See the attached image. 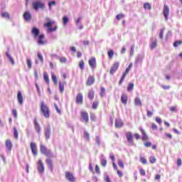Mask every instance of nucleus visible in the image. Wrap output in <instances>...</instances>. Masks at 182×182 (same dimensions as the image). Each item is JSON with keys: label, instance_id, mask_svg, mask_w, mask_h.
<instances>
[{"label": "nucleus", "instance_id": "obj_1", "mask_svg": "<svg viewBox=\"0 0 182 182\" xmlns=\"http://www.w3.org/2000/svg\"><path fill=\"white\" fill-rule=\"evenodd\" d=\"M41 112H42L44 117L48 119L50 117V108L45 103V102H41L40 105Z\"/></svg>", "mask_w": 182, "mask_h": 182}, {"label": "nucleus", "instance_id": "obj_2", "mask_svg": "<svg viewBox=\"0 0 182 182\" xmlns=\"http://www.w3.org/2000/svg\"><path fill=\"white\" fill-rule=\"evenodd\" d=\"M32 6L35 11H38L39 9L43 10L46 9L45 4L41 1H33Z\"/></svg>", "mask_w": 182, "mask_h": 182}, {"label": "nucleus", "instance_id": "obj_3", "mask_svg": "<svg viewBox=\"0 0 182 182\" xmlns=\"http://www.w3.org/2000/svg\"><path fill=\"white\" fill-rule=\"evenodd\" d=\"M40 152L43 155L48 157L52 154V151L50 149H48V147H46L43 144L40 145Z\"/></svg>", "mask_w": 182, "mask_h": 182}, {"label": "nucleus", "instance_id": "obj_4", "mask_svg": "<svg viewBox=\"0 0 182 182\" xmlns=\"http://www.w3.org/2000/svg\"><path fill=\"white\" fill-rule=\"evenodd\" d=\"M132 68H133V63H131L129 64V66L127 68V69L125 70L124 73L122 75L121 79L119 80V85H122V83H123V82L124 80V78L126 77L128 73H129L130 70L132 69Z\"/></svg>", "mask_w": 182, "mask_h": 182}, {"label": "nucleus", "instance_id": "obj_5", "mask_svg": "<svg viewBox=\"0 0 182 182\" xmlns=\"http://www.w3.org/2000/svg\"><path fill=\"white\" fill-rule=\"evenodd\" d=\"M54 23H55V21H48L46 23L43 24V27L44 28H48V32L52 33V32L55 31L57 30V26H55L54 28H51V26Z\"/></svg>", "mask_w": 182, "mask_h": 182}, {"label": "nucleus", "instance_id": "obj_6", "mask_svg": "<svg viewBox=\"0 0 182 182\" xmlns=\"http://www.w3.org/2000/svg\"><path fill=\"white\" fill-rule=\"evenodd\" d=\"M80 117H81V122H84L85 124L89 123L90 119H89V114H87V111H82L80 112Z\"/></svg>", "mask_w": 182, "mask_h": 182}, {"label": "nucleus", "instance_id": "obj_7", "mask_svg": "<svg viewBox=\"0 0 182 182\" xmlns=\"http://www.w3.org/2000/svg\"><path fill=\"white\" fill-rule=\"evenodd\" d=\"M36 166L37 171H38V173L43 174L45 172V166L43 165V163L41 159L38 160V161L36 164Z\"/></svg>", "mask_w": 182, "mask_h": 182}, {"label": "nucleus", "instance_id": "obj_8", "mask_svg": "<svg viewBox=\"0 0 182 182\" xmlns=\"http://www.w3.org/2000/svg\"><path fill=\"white\" fill-rule=\"evenodd\" d=\"M96 79L95 78L94 75H89L87 81H86V85L87 87H91L94 85Z\"/></svg>", "mask_w": 182, "mask_h": 182}, {"label": "nucleus", "instance_id": "obj_9", "mask_svg": "<svg viewBox=\"0 0 182 182\" xmlns=\"http://www.w3.org/2000/svg\"><path fill=\"white\" fill-rule=\"evenodd\" d=\"M65 178L68 179L69 182H75V178L74 174H73L70 171H65Z\"/></svg>", "mask_w": 182, "mask_h": 182}, {"label": "nucleus", "instance_id": "obj_10", "mask_svg": "<svg viewBox=\"0 0 182 182\" xmlns=\"http://www.w3.org/2000/svg\"><path fill=\"white\" fill-rule=\"evenodd\" d=\"M119 63L116 62L113 64L112 67L110 68L109 73L111 75H114V73L117 72V69H119Z\"/></svg>", "mask_w": 182, "mask_h": 182}, {"label": "nucleus", "instance_id": "obj_11", "mask_svg": "<svg viewBox=\"0 0 182 182\" xmlns=\"http://www.w3.org/2000/svg\"><path fill=\"white\" fill-rule=\"evenodd\" d=\"M88 65H90L92 69H96L97 68L96 58H92L90 60H88Z\"/></svg>", "mask_w": 182, "mask_h": 182}, {"label": "nucleus", "instance_id": "obj_12", "mask_svg": "<svg viewBox=\"0 0 182 182\" xmlns=\"http://www.w3.org/2000/svg\"><path fill=\"white\" fill-rule=\"evenodd\" d=\"M170 14V8L166 5L164 4V16L165 18V21H168V16Z\"/></svg>", "mask_w": 182, "mask_h": 182}, {"label": "nucleus", "instance_id": "obj_13", "mask_svg": "<svg viewBox=\"0 0 182 182\" xmlns=\"http://www.w3.org/2000/svg\"><path fill=\"white\" fill-rule=\"evenodd\" d=\"M33 122H34V127H35L36 132H37V134H40L41 132V127L38 124L37 118L34 119Z\"/></svg>", "mask_w": 182, "mask_h": 182}, {"label": "nucleus", "instance_id": "obj_14", "mask_svg": "<svg viewBox=\"0 0 182 182\" xmlns=\"http://www.w3.org/2000/svg\"><path fill=\"white\" fill-rule=\"evenodd\" d=\"M31 149L33 154V156H38V149L37 145L34 142L31 143Z\"/></svg>", "mask_w": 182, "mask_h": 182}, {"label": "nucleus", "instance_id": "obj_15", "mask_svg": "<svg viewBox=\"0 0 182 182\" xmlns=\"http://www.w3.org/2000/svg\"><path fill=\"white\" fill-rule=\"evenodd\" d=\"M124 126V122L121 119H117L114 120V127L116 129H121Z\"/></svg>", "mask_w": 182, "mask_h": 182}, {"label": "nucleus", "instance_id": "obj_16", "mask_svg": "<svg viewBox=\"0 0 182 182\" xmlns=\"http://www.w3.org/2000/svg\"><path fill=\"white\" fill-rule=\"evenodd\" d=\"M75 102L77 105H82L83 103V95L82 93H77L76 95Z\"/></svg>", "mask_w": 182, "mask_h": 182}, {"label": "nucleus", "instance_id": "obj_17", "mask_svg": "<svg viewBox=\"0 0 182 182\" xmlns=\"http://www.w3.org/2000/svg\"><path fill=\"white\" fill-rule=\"evenodd\" d=\"M39 33H41V31L38 28L33 27L31 29V35L34 38H37L39 36Z\"/></svg>", "mask_w": 182, "mask_h": 182}, {"label": "nucleus", "instance_id": "obj_18", "mask_svg": "<svg viewBox=\"0 0 182 182\" xmlns=\"http://www.w3.org/2000/svg\"><path fill=\"white\" fill-rule=\"evenodd\" d=\"M5 146L7 150H9V151H11L12 149H13V144L11 139H7L5 141Z\"/></svg>", "mask_w": 182, "mask_h": 182}, {"label": "nucleus", "instance_id": "obj_19", "mask_svg": "<svg viewBox=\"0 0 182 182\" xmlns=\"http://www.w3.org/2000/svg\"><path fill=\"white\" fill-rule=\"evenodd\" d=\"M139 129L142 134L141 140L144 141H147L149 139V136L146 134L145 129H144L142 127H139Z\"/></svg>", "mask_w": 182, "mask_h": 182}, {"label": "nucleus", "instance_id": "obj_20", "mask_svg": "<svg viewBox=\"0 0 182 182\" xmlns=\"http://www.w3.org/2000/svg\"><path fill=\"white\" fill-rule=\"evenodd\" d=\"M125 136H127V140L129 143H134V135L133 133L129 132L125 134Z\"/></svg>", "mask_w": 182, "mask_h": 182}, {"label": "nucleus", "instance_id": "obj_21", "mask_svg": "<svg viewBox=\"0 0 182 182\" xmlns=\"http://www.w3.org/2000/svg\"><path fill=\"white\" fill-rule=\"evenodd\" d=\"M44 135L46 136V139L48 140L50 136V127L48 126L46 129H44Z\"/></svg>", "mask_w": 182, "mask_h": 182}, {"label": "nucleus", "instance_id": "obj_22", "mask_svg": "<svg viewBox=\"0 0 182 182\" xmlns=\"http://www.w3.org/2000/svg\"><path fill=\"white\" fill-rule=\"evenodd\" d=\"M127 102H128L127 95V94L122 95V96H121L122 104L126 105H127Z\"/></svg>", "mask_w": 182, "mask_h": 182}, {"label": "nucleus", "instance_id": "obj_23", "mask_svg": "<svg viewBox=\"0 0 182 182\" xmlns=\"http://www.w3.org/2000/svg\"><path fill=\"white\" fill-rule=\"evenodd\" d=\"M23 18H24V21H30L31 20V14L29 11H26L23 14Z\"/></svg>", "mask_w": 182, "mask_h": 182}, {"label": "nucleus", "instance_id": "obj_24", "mask_svg": "<svg viewBox=\"0 0 182 182\" xmlns=\"http://www.w3.org/2000/svg\"><path fill=\"white\" fill-rule=\"evenodd\" d=\"M46 163L48 166V167H49V168L50 169L51 171H53V161L50 159H48L46 160Z\"/></svg>", "mask_w": 182, "mask_h": 182}, {"label": "nucleus", "instance_id": "obj_25", "mask_svg": "<svg viewBox=\"0 0 182 182\" xmlns=\"http://www.w3.org/2000/svg\"><path fill=\"white\" fill-rule=\"evenodd\" d=\"M17 99H18V104L20 105H23V95L22 93L21 92V91H18V94H17Z\"/></svg>", "mask_w": 182, "mask_h": 182}, {"label": "nucleus", "instance_id": "obj_26", "mask_svg": "<svg viewBox=\"0 0 182 182\" xmlns=\"http://www.w3.org/2000/svg\"><path fill=\"white\" fill-rule=\"evenodd\" d=\"M87 97L90 100H93L95 98V92L93 90H88Z\"/></svg>", "mask_w": 182, "mask_h": 182}, {"label": "nucleus", "instance_id": "obj_27", "mask_svg": "<svg viewBox=\"0 0 182 182\" xmlns=\"http://www.w3.org/2000/svg\"><path fill=\"white\" fill-rule=\"evenodd\" d=\"M38 44L39 45H43L45 43L43 41V40L45 38V35L43 34H40L38 36Z\"/></svg>", "mask_w": 182, "mask_h": 182}, {"label": "nucleus", "instance_id": "obj_28", "mask_svg": "<svg viewBox=\"0 0 182 182\" xmlns=\"http://www.w3.org/2000/svg\"><path fill=\"white\" fill-rule=\"evenodd\" d=\"M134 105L136 106H138V107H141L142 106V102H141V99L139 98V97H136L134 99Z\"/></svg>", "mask_w": 182, "mask_h": 182}, {"label": "nucleus", "instance_id": "obj_29", "mask_svg": "<svg viewBox=\"0 0 182 182\" xmlns=\"http://www.w3.org/2000/svg\"><path fill=\"white\" fill-rule=\"evenodd\" d=\"M13 130H14V139H16V140L18 139V130L16 129V127H14L13 128Z\"/></svg>", "mask_w": 182, "mask_h": 182}, {"label": "nucleus", "instance_id": "obj_30", "mask_svg": "<svg viewBox=\"0 0 182 182\" xmlns=\"http://www.w3.org/2000/svg\"><path fill=\"white\" fill-rule=\"evenodd\" d=\"M6 55L9 58V60H10L11 64L12 65H15V61L14 60V58L11 57V55H9V52L6 53Z\"/></svg>", "mask_w": 182, "mask_h": 182}, {"label": "nucleus", "instance_id": "obj_31", "mask_svg": "<svg viewBox=\"0 0 182 182\" xmlns=\"http://www.w3.org/2000/svg\"><path fill=\"white\" fill-rule=\"evenodd\" d=\"M43 79H44V81L46 82V83L48 85H49L50 83V79H49V76H48V74L47 73H43Z\"/></svg>", "mask_w": 182, "mask_h": 182}, {"label": "nucleus", "instance_id": "obj_32", "mask_svg": "<svg viewBox=\"0 0 182 182\" xmlns=\"http://www.w3.org/2000/svg\"><path fill=\"white\" fill-rule=\"evenodd\" d=\"M107 54H108L109 59L112 60L113 56L114 55V51L113 50L110 49L107 52Z\"/></svg>", "mask_w": 182, "mask_h": 182}, {"label": "nucleus", "instance_id": "obj_33", "mask_svg": "<svg viewBox=\"0 0 182 182\" xmlns=\"http://www.w3.org/2000/svg\"><path fill=\"white\" fill-rule=\"evenodd\" d=\"M157 46V41L154 40L152 43L150 44V48L151 50H154L156 48Z\"/></svg>", "mask_w": 182, "mask_h": 182}, {"label": "nucleus", "instance_id": "obj_34", "mask_svg": "<svg viewBox=\"0 0 182 182\" xmlns=\"http://www.w3.org/2000/svg\"><path fill=\"white\" fill-rule=\"evenodd\" d=\"M182 45V41H176L175 43H173V46L174 48H178L179 46Z\"/></svg>", "mask_w": 182, "mask_h": 182}, {"label": "nucleus", "instance_id": "obj_35", "mask_svg": "<svg viewBox=\"0 0 182 182\" xmlns=\"http://www.w3.org/2000/svg\"><path fill=\"white\" fill-rule=\"evenodd\" d=\"M79 68L81 70H83L85 69V61L83 60H81L80 61Z\"/></svg>", "mask_w": 182, "mask_h": 182}, {"label": "nucleus", "instance_id": "obj_36", "mask_svg": "<svg viewBox=\"0 0 182 182\" xmlns=\"http://www.w3.org/2000/svg\"><path fill=\"white\" fill-rule=\"evenodd\" d=\"M1 17H2V18H7V19H10V18H11V16H10L9 14L7 13V12L1 13Z\"/></svg>", "mask_w": 182, "mask_h": 182}, {"label": "nucleus", "instance_id": "obj_37", "mask_svg": "<svg viewBox=\"0 0 182 182\" xmlns=\"http://www.w3.org/2000/svg\"><path fill=\"white\" fill-rule=\"evenodd\" d=\"M134 83H129L127 86V91L131 92L134 90Z\"/></svg>", "mask_w": 182, "mask_h": 182}, {"label": "nucleus", "instance_id": "obj_38", "mask_svg": "<svg viewBox=\"0 0 182 182\" xmlns=\"http://www.w3.org/2000/svg\"><path fill=\"white\" fill-rule=\"evenodd\" d=\"M51 79L53 80V83L55 85H57L58 84V79H57V77L55 75H54L53 73L51 74Z\"/></svg>", "mask_w": 182, "mask_h": 182}, {"label": "nucleus", "instance_id": "obj_39", "mask_svg": "<svg viewBox=\"0 0 182 182\" xmlns=\"http://www.w3.org/2000/svg\"><path fill=\"white\" fill-rule=\"evenodd\" d=\"M98 105H99V102L98 101L92 102V109H97V107H98Z\"/></svg>", "mask_w": 182, "mask_h": 182}, {"label": "nucleus", "instance_id": "obj_40", "mask_svg": "<svg viewBox=\"0 0 182 182\" xmlns=\"http://www.w3.org/2000/svg\"><path fill=\"white\" fill-rule=\"evenodd\" d=\"M64 90H65L64 84L59 82V91L60 92V93H63Z\"/></svg>", "mask_w": 182, "mask_h": 182}, {"label": "nucleus", "instance_id": "obj_41", "mask_svg": "<svg viewBox=\"0 0 182 182\" xmlns=\"http://www.w3.org/2000/svg\"><path fill=\"white\" fill-rule=\"evenodd\" d=\"M139 161H140V162H141L142 164H148V161H146V159L144 156H140Z\"/></svg>", "mask_w": 182, "mask_h": 182}, {"label": "nucleus", "instance_id": "obj_42", "mask_svg": "<svg viewBox=\"0 0 182 182\" xmlns=\"http://www.w3.org/2000/svg\"><path fill=\"white\" fill-rule=\"evenodd\" d=\"M58 60H59V62H60V63H67V58H65V57H60V58H58Z\"/></svg>", "mask_w": 182, "mask_h": 182}, {"label": "nucleus", "instance_id": "obj_43", "mask_svg": "<svg viewBox=\"0 0 182 182\" xmlns=\"http://www.w3.org/2000/svg\"><path fill=\"white\" fill-rule=\"evenodd\" d=\"M100 96H101V97H104L105 96V89L103 87H101V91L100 92Z\"/></svg>", "mask_w": 182, "mask_h": 182}, {"label": "nucleus", "instance_id": "obj_44", "mask_svg": "<svg viewBox=\"0 0 182 182\" xmlns=\"http://www.w3.org/2000/svg\"><path fill=\"white\" fill-rule=\"evenodd\" d=\"M37 58L40 60L41 63H43V57L41 53H37Z\"/></svg>", "mask_w": 182, "mask_h": 182}, {"label": "nucleus", "instance_id": "obj_45", "mask_svg": "<svg viewBox=\"0 0 182 182\" xmlns=\"http://www.w3.org/2000/svg\"><path fill=\"white\" fill-rule=\"evenodd\" d=\"M118 166L123 169L124 168V162L122 161V159H118Z\"/></svg>", "mask_w": 182, "mask_h": 182}, {"label": "nucleus", "instance_id": "obj_46", "mask_svg": "<svg viewBox=\"0 0 182 182\" xmlns=\"http://www.w3.org/2000/svg\"><path fill=\"white\" fill-rule=\"evenodd\" d=\"M68 23V18L67 16H65L64 17H63V24H64V26H66Z\"/></svg>", "mask_w": 182, "mask_h": 182}, {"label": "nucleus", "instance_id": "obj_47", "mask_svg": "<svg viewBox=\"0 0 182 182\" xmlns=\"http://www.w3.org/2000/svg\"><path fill=\"white\" fill-rule=\"evenodd\" d=\"M149 161L151 164H154L156 162V159L155 156H150L149 157Z\"/></svg>", "mask_w": 182, "mask_h": 182}, {"label": "nucleus", "instance_id": "obj_48", "mask_svg": "<svg viewBox=\"0 0 182 182\" xmlns=\"http://www.w3.org/2000/svg\"><path fill=\"white\" fill-rule=\"evenodd\" d=\"M144 9L151 10V5H150L149 3H146L144 4Z\"/></svg>", "mask_w": 182, "mask_h": 182}, {"label": "nucleus", "instance_id": "obj_49", "mask_svg": "<svg viewBox=\"0 0 182 182\" xmlns=\"http://www.w3.org/2000/svg\"><path fill=\"white\" fill-rule=\"evenodd\" d=\"M124 17V14H119L118 15L116 16V19L117 21L121 20L122 18H123Z\"/></svg>", "mask_w": 182, "mask_h": 182}, {"label": "nucleus", "instance_id": "obj_50", "mask_svg": "<svg viewBox=\"0 0 182 182\" xmlns=\"http://www.w3.org/2000/svg\"><path fill=\"white\" fill-rule=\"evenodd\" d=\"M54 107L55 109V111H57V113L61 114V111H60L59 107H58V105L55 102L54 103Z\"/></svg>", "mask_w": 182, "mask_h": 182}, {"label": "nucleus", "instance_id": "obj_51", "mask_svg": "<svg viewBox=\"0 0 182 182\" xmlns=\"http://www.w3.org/2000/svg\"><path fill=\"white\" fill-rule=\"evenodd\" d=\"M27 66L28 69H31L32 68V64H31V59H27Z\"/></svg>", "mask_w": 182, "mask_h": 182}, {"label": "nucleus", "instance_id": "obj_52", "mask_svg": "<svg viewBox=\"0 0 182 182\" xmlns=\"http://www.w3.org/2000/svg\"><path fill=\"white\" fill-rule=\"evenodd\" d=\"M146 116L148 117H151L153 116V111H149V109H146Z\"/></svg>", "mask_w": 182, "mask_h": 182}, {"label": "nucleus", "instance_id": "obj_53", "mask_svg": "<svg viewBox=\"0 0 182 182\" xmlns=\"http://www.w3.org/2000/svg\"><path fill=\"white\" fill-rule=\"evenodd\" d=\"M139 173H140V176H146V171L143 168L139 169Z\"/></svg>", "mask_w": 182, "mask_h": 182}, {"label": "nucleus", "instance_id": "obj_54", "mask_svg": "<svg viewBox=\"0 0 182 182\" xmlns=\"http://www.w3.org/2000/svg\"><path fill=\"white\" fill-rule=\"evenodd\" d=\"M56 5V2L55 1H50L49 4H48V6H49V9H50V8L53 6H55Z\"/></svg>", "mask_w": 182, "mask_h": 182}, {"label": "nucleus", "instance_id": "obj_55", "mask_svg": "<svg viewBox=\"0 0 182 182\" xmlns=\"http://www.w3.org/2000/svg\"><path fill=\"white\" fill-rule=\"evenodd\" d=\"M164 28H162L160 31V33L159 34V36L160 37L161 39L164 38Z\"/></svg>", "mask_w": 182, "mask_h": 182}, {"label": "nucleus", "instance_id": "obj_56", "mask_svg": "<svg viewBox=\"0 0 182 182\" xmlns=\"http://www.w3.org/2000/svg\"><path fill=\"white\" fill-rule=\"evenodd\" d=\"M90 119L92 122H96L97 117H96V116L94 114H90Z\"/></svg>", "mask_w": 182, "mask_h": 182}, {"label": "nucleus", "instance_id": "obj_57", "mask_svg": "<svg viewBox=\"0 0 182 182\" xmlns=\"http://www.w3.org/2000/svg\"><path fill=\"white\" fill-rule=\"evenodd\" d=\"M101 164L103 167L106 166V164H107V161L105 159H102L101 160Z\"/></svg>", "mask_w": 182, "mask_h": 182}, {"label": "nucleus", "instance_id": "obj_58", "mask_svg": "<svg viewBox=\"0 0 182 182\" xmlns=\"http://www.w3.org/2000/svg\"><path fill=\"white\" fill-rule=\"evenodd\" d=\"M151 145H152V144L150 141H147L145 144H144V146H145L146 148L151 146Z\"/></svg>", "mask_w": 182, "mask_h": 182}, {"label": "nucleus", "instance_id": "obj_59", "mask_svg": "<svg viewBox=\"0 0 182 182\" xmlns=\"http://www.w3.org/2000/svg\"><path fill=\"white\" fill-rule=\"evenodd\" d=\"M95 173H100V168H99L98 165H95Z\"/></svg>", "mask_w": 182, "mask_h": 182}, {"label": "nucleus", "instance_id": "obj_60", "mask_svg": "<svg viewBox=\"0 0 182 182\" xmlns=\"http://www.w3.org/2000/svg\"><path fill=\"white\" fill-rule=\"evenodd\" d=\"M176 164L178 166H181L182 165V160L181 159H177Z\"/></svg>", "mask_w": 182, "mask_h": 182}, {"label": "nucleus", "instance_id": "obj_61", "mask_svg": "<svg viewBox=\"0 0 182 182\" xmlns=\"http://www.w3.org/2000/svg\"><path fill=\"white\" fill-rule=\"evenodd\" d=\"M117 173L118 176H119V178H122L123 176V173H122V171L117 170Z\"/></svg>", "mask_w": 182, "mask_h": 182}, {"label": "nucleus", "instance_id": "obj_62", "mask_svg": "<svg viewBox=\"0 0 182 182\" xmlns=\"http://www.w3.org/2000/svg\"><path fill=\"white\" fill-rule=\"evenodd\" d=\"M12 113H13V115H14V118L16 119L17 118V111H16V109H13Z\"/></svg>", "mask_w": 182, "mask_h": 182}, {"label": "nucleus", "instance_id": "obj_63", "mask_svg": "<svg viewBox=\"0 0 182 182\" xmlns=\"http://www.w3.org/2000/svg\"><path fill=\"white\" fill-rule=\"evenodd\" d=\"M155 121H156L158 124H161V119L160 117H156V118H155Z\"/></svg>", "mask_w": 182, "mask_h": 182}, {"label": "nucleus", "instance_id": "obj_64", "mask_svg": "<svg viewBox=\"0 0 182 182\" xmlns=\"http://www.w3.org/2000/svg\"><path fill=\"white\" fill-rule=\"evenodd\" d=\"M169 110H171V112H177V109L174 106L171 107V108H169Z\"/></svg>", "mask_w": 182, "mask_h": 182}]
</instances>
